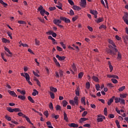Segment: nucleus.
Returning <instances> with one entry per match:
<instances>
[{
	"label": "nucleus",
	"mask_w": 128,
	"mask_h": 128,
	"mask_svg": "<svg viewBox=\"0 0 128 128\" xmlns=\"http://www.w3.org/2000/svg\"><path fill=\"white\" fill-rule=\"evenodd\" d=\"M18 116H22V118H26V120H27L28 122L30 124H32V126H34V124L32 122L30 118L28 117V116L24 114L22 112H18Z\"/></svg>",
	"instance_id": "f257e3e1"
},
{
	"label": "nucleus",
	"mask_w": 128,
	"mask_h": 128,
	"mask_svg": "<svg viewBox=\"0 0 128 128\" xmlns=\"http://www.w3.org/2000/svg\"><path fill=\"white\" fill-rule=\"evenodd\" d=\"M69 102L71 106H78V97L76 96L74 100H70Z\"/></svg>",
	"instance_id": "f03ea898"
},
{
	"label": "nucleus",
	"mask_w": 128,
	"mask_h": 128,
	"mask_svg": "<svg viewBox=\"0 0 128 128\" xmlns=\"http://www.w3.org/2000/svg\"><path fill=\"white\" fill-rule=\"evenodd\" d=\"M104 120H106V116H102L100 114L97 116L98 122H104Z\"/></svg>",
	"instance_id": "7ed1b4c3"
},
{
	"label": "nucleus",
	"mask_w": 128,
	"mask_h": 128,
	"mask_svg": "<svg viewBox=\"0 0 128 128\" xmlns=\"http://www.w3.org/2000/svg\"><path fill=\"white\" fill-rule=\"evenodd\" d=\"M38 11L40 12V14L41 16H44L46 10L44 8V7H42V6L41 5L38 8Z\"/></svg>",
	"instance_id": "20e7f679"
},
{
	"label": "nucleus",
	"mask_w": 128,
	"mask_h": 128,
	"mask_svg": "<svg viewBox=\"0 0 128 128\" xmlns=\"http://www.w3.org/2000/svg\"><path fill=\"white\" fill-rule=\"evenodd\" d=\"M80 6H81L82 8H84L86 6V0H80Z\"/></svg>",
	"instance_id": "39448f33"
},
{
	"label": "nucleus",
	"mask_w": 128,
	"mask_h": 128,
	"mask_svg": "<svg viewBox=\"0 0 128 128\" xmlns=\"http://www.w3.org/2000/svg\"><path fill=\"white\" fill-rule=\"evenodd\" d=\"M112 46L113 54H116V52L118 53V48H116V44L114 43L112 44Z\"/></svg>",
	"instance_id": "423d86ee"
},
{
	"label": "nucleus",
	"mask_w": 128,
	"mask_h": 128,
	"mask_svg": "<svg viewBox=\"0 0 128 128\" xmlns=\"http://www.w3.org/2000/svg\"><path fill=\"white\" fill-rule=\"evenodd\" d=\"M60 20H62L66 24H69V22H70V20L69 18H66V17L60 16Z\"/></svg>",
	"instance_id": "0eeeda50"
},
{
	"label": "nucleus",
	"mask_w": 128,
	"mask_h": 128,
	"mask_svg": "<svg viewBox=\"0 0 128 128\" xmlns=\"http://www.w3.org/2000/svg\"><path fill=\"white\" fill-rule=\"evenodd\" d=\"M112 83L113 84H118V80H116L115 78H117V80H118V76H116V75H112Z\"/></svg>",
	"instance_id": "6e6552de"
},
{
	"label": "nucleus",
	"mask_w": 128,
	"mask_h": 128,
	"mask_svg": "<svg viewBox=\"0 0 128 128\" xmlns=\"http://www.w3.org/2000/svg\"><path fill=\"white\" fill-rule=\"evenodd\" d=\"M62 20L61 19H55L53 20L54 24H56V26L62 24Z\"/></svg>",
	"instance_id": "1a4fd4ad"
},
{
	"label": "nucleus",
	"mask_w": 128,
	"mask_h": 128,
	"mask_svg": "<svg viewBox=\"0 0 128 128\" xmlns=\"http://www.w3.org/2000/svg\"><path fill=\"white\" fill-rule=\"evenodd\" d=\"M56 58H58V60H60V62H62V60H66V56H60L58 54L56 55Z\"/></svg>",
	"instance_id": "9d476101"
},
{
	"label": "nucleus",
	"mask_w": 128,
	"mask_h": 128,
	"mask_svg": "<svg viewBox=\"0 0 128 128\" xmlns=\"http://www.w3.org/2000/svg\"><path fill=\"white\" fill-rule=\"evenodd\" d=\"M8 92L12 96H14V98L18 97V95H16V92H14V91H12V90H8Z\"/></svg>",
	"instance_id": "9b49d317"
},
{
	"label": "nucleus",
	"mask_w": 128,
	"mask_h": 128,
	"mask_svg": "<svg viewBox=\"0 0 128 128\" xmlns=\"http://www.w3.org/2000/svg\"><path fill=\"white\" fill-rule=\"evenodd\" d=\"M68 126H70V128H78V125L74 123L69 124Z\"/></svg>",
	"instance_id": "f8f14e48"
},
{
	"label": "nucleus",
	"mask_w": 128,
	"mask_h": 128,
	"mask_svg": "<svg viewBox=\"0 0 128 128\" xmlns=\"http://www.w3.org/2000/svg\"><path fill=\"white\" fill-rule=\"evenodd\" d=\"M88 118H80V120H79V122L80 124H82V122H86V120H88Z\"/></svg>",
	"instance_id": "ddd939ff"
},
{
	"label": "nucleus",
	"mask_w": 128,
	"mask_h": 128,
	"mask_svg": "<svg viewBox=\"0 0 128 128\" xmlns=\"http://www.w3.org/2000/svg\"><path fill=\"white\" fill-rule=\"evenodd\" d=\"M30 76H28V75L26 76V82H28V84H29L30 86H32V82H30Z\"/></svg>",
	"instance_id": "4468645a"
},
{
	"label": "nucleus",
	"mask_w": 128,
	"mask_h": 128,
	"mask_svg": "<svg viewBox=\"0 0 128 128\" xmlns=\"http://www.w3.org/2000/svg\"><path fill=\"white\" fill-rule=\"evenodd\" d=\"M2 42L4 44H10V40L6 38H2Z\"/></svg>",
	"instance_id": "2eb2a0df"
},
{
	"label": "nucleus",
	"mask_w": 128,
	"mask_h": 128,
	"mask_svg": "<svg viewBox=\"0 0 128 128\" xmlns=\"http://www.w3.org/2000/svg\"><path fill=\"white\" fill-rule=\"evenodd\" d=\"M0 4H2L4 8H8V4L4 2V0H0Z\"/></svg>",
	"instance_id": "dca6fc26"
},
{
	"label": "nucleus",
	"mask_w": 128,
	"mask_h": 128,
	"mask_svg": "<svg viewBox=\"0 0 128 128\" xmlns=\"http://www.w3.org/2000/svg\"><path fill=\"white\" fill-rule=\"evenodd\" d=\"M50 90L51 92H58V89H56V88H54L52 86H50Z\"/></svg>",
	"instance_id": "f3484780"
},
{
	"label": "nucleus",
	"mask_w": 128,
	"mask_h": 128,
	"mask_svg": "<svg viewBox=\"0 0 128 128\" xmlns=\"http://www.w3.org/2000/svg\"><path fill=\"white\" fill-rule=\"evenodd\" d=\"M72 8L73 10H82L80 6L76 5H73Z\"/></svg>",
	"instance_id": "a211bd4d"
},
{
	"label": "nucleus",
	"mask_w": 128,
	"mask_h": 128,
	"mask_svg": "<svg viewBox=\"0 0 128 128\" xmlns=\"http://www.w3.org/2000/svg\"><path fill=\"white\" fill-rule=\"evenodd\" d=\"M36 94H38V91L34 89L33 90V92L32 93V96H36Z\"/></svg>",
	"instance_id": "6ab92c4d"
},
{
	"label": "nucleus",
	"mask_w": 128,
	"mask_h": 128,
	"mask_svg": "<svg viewBox=\"0 0 128 128\" xmlns=\"http://www.w3.org/2000/svg\"><path fill=\"white\" fill-rule=\"evenodd\" d=\"M92 79L94 80V82H100L98 78L96 76H92Z\"/></svg>",
	"instance_id": "aec40b11"
},
{
	"label": "nucleus",
	"mask_w": 128,
	"mask_h": 128,
	"mask_svg": "<svg viewBox=\"0 0 128 128\" xmlns=\"http://www.w3.org/2000/svg\"><path fill=\"white\" fill-rule=\"evenodd\" d=\"M64 120H66V122H68V115L65 112H64Z\"/></svg>",
	"instance_id": "412c9836"
},
{
	"label": "nucleus",
	"mask_w": 128,
	"mask_h": 128,
	"mask_svg": "<svg viewBox=\"0 0 128 128\" xmlns=\"http://www.w3.org/2000/svg\"><path fill=\"white\" fill-rule=\"evenodd\" d=\"M81 102L82 104H84V106H86V97H82L81 98Z\"/></svg>",
	"instance_id": "4be33fe9"
},
{
	"label": "nucleus",
	"mask_w": 128,
	"mask_h": 128,
	"mask_svg": "<svg viewBox=\"0 0 128 128\" xmlns=\"http://www.w3.org/2000/svg\"><path fill=\"white\" fill-rule=\"evenodd\" d=\"M18 98H20L21 100H26V96H24V95H20L18 96Z\"/></svg>",
	"instance_id": "5701e85b"
},
{
	"label": "nucleus",
	"mask_w": 128,
	"mask_h": 128,
	"mask_svg": "<svg viewBox=\"0 0 128 128\" xmlns=\"http://www.w3.org/2000/svg\"><path fill=\"white\" fill-rule=\"evenodd\" d=\"M76 94L77 96H80V87H78L76 90H75Z\"/></svg>",
	"instance_id": "b1692460"
},
{
	"label": "nucleus",
	"mask_w": 128,
	"mask_h": 128,
	"mask_svg": "<svg viewBox=\"0 0 128 128\" xmlns=\"http://www.w3.org/2000/svg\"><path fill=\"white\" fill-rule=\"evenodd\" d=\"M128 42V36H126L124 38V44H127Z\"/></svg>",
	"instance_id": "393cba45"
},
{
	"label": "nucleus",
	"mask_w": 128,
	"mask_h": 128,
	"mask_svg": "<svg viewBox=\"0 0 128 128\" xmlns=\"http://www.w3.org/2000/svg\"><path fill=\"white\" fill-rule=\"evenodd\" d=\"M117 60H122V54L120 52H118Z\"/></svg>",
	"instance_id": "a878e982"
},
{
	"label": "nucleus",
	"mask_w": 128,
	"mask_h": 128,
	"mask_svg": "<svg viewBox=\"0 0 128 128\" xmlns=\"http://www.w3.org/2000/svg\"><path fill=\"white\" fill-rule=\"evenodd\" d=\"M28 100H30V102H32V104H34V99H32V96H28Z\"/></svg>",
	"instance_id": "bb28decb"
},
{
	"label": "nucleus",
	"mask_w": 128,
	"mask_h": 128,
	"mask_svg": "<svg viewBox=\"0 0 128 128\" xmlns=\"http://www.w3.org/2000/svg\"><path fill=\"white\" fill-rule=\"evenodd\" d=\"M20 74H21L22 76H24V78H25L26 80L27 76H30L26 72H25L24 74L22 72V73H21Z\"/></svg>",
	"instance_id": "cd10ccee"
},
{
	"label": "nucleus",
	"mask_w": 128,
	"mask_h": 128,
	"mask_svg": "<svg viewBox=\"0 0 128 128\" xmlns=\"http://www.w3.org/2000/svg\"><path fill=\"white\" fill-rule=\"evenodd\" d=\"M4 49L6 50V52H8V54H12V52H10L8 48L5 46L4 47Z\"/></svg>",
	"instance_id": "c85d7f7f"
},
{
	"label": "nucleus",
	"mask_w": 128,
	"mask_h": 128,
	"mask_svg": "<svg viewBox=\"0 0 128 128\" xmlns=\"http://www.w3.org/2000/svg\"><path fill=\"white\" fill-rule=\"evenodd\" d=\"M62 106L64 108H66V106H68V102H66V100H64L62 101Z\"/></svg>",
	"instance_id": "c756f323"
},
{
	"label": "nucleus",
	"mask_w": 128,
	"mask_h": 128,
	"mask_svg": "<svg viewBox=\"0 0 128 128\" xmlns=\"http://www.w3.org/2000/svg\"><path fill=\"white\" fill-rule=\"evenodd\" d=\"M120 96L121 98H126V96H128V94H120Z\"/></svg>",
	"instance_id": "7c9ffc66"
},
{
	"label": "nucleus",
	"mask_w": 128,
	"mask_h": 128,
	"mask_svg": "<svg viewBox=\"0 0 128 128\" xmlns=\"http://www.w3.org/2000/svg\"><path fill=\"white\" fill-rule=\"evenodd\" d=\"M72 70H74V72H76V64L74 63H73V64L72 66Z\"/></svg>",
	"instance_id": "2f4dec72"
},
{
	"label": "nucleus",
	"mask_w": 128,
	"mask_h": 128,
	"mask_svg": "<svg viewBox=\"0 0 128 128\" xmlns=\"http://www.w3.org/2000/svg\"><path fill=\"white\" fill-rule=\"evenodd\" d=\"M90 14H94V16L96 15V14H98V12L96 10H90Z\"/></svg>",
	"instance_id": "473e14b6"
},
{
	"label": "nucleus",
	"mask_w": 128,
	"mask_h": 128,
	"mask_svg": "<svg viewBox=\"0 0 128 128\" xmlns=\"http://www.w3.org/2000/svg\"><path fill=\"white\" fill-rule=\"evenodd\" d=\"M86 90L90 89V82H87L86 84Z\"/></svg>",
	"instance_id": "72a5a7b5"
},
{
	"label": "nucleus",
	"mask_w": 128,
	"mask_h": 128,
	"mask_svg": "<svg viewBox=\"0 0 128 128\" xmlns=\"http://www.w3.org/2000/svg\"><path fill=\"white\" fill-rule=\"evenodd\" d=\"M56 8H58L59 10H62V5L61 3H60L59 5H56Z\"/></svg>",
	"instance_id": "f704fd0d"
},
{
	"label": "nucleus",
	"mask_w": 128,
	"mask_h": 128,
	"mask_svg": "<svg viewBox=\"0 0 128 128\" xmlns=\"http://www.w3.org/2000/svg\"><path fill=\"white\" fill-rule=\"evenodd\" d=\"M7 110L9 112H14V108H12L10 107L7 108Z\"/></svg>",
	"instance_id": "c9c22d12"
},
{
	"label": "nucleus",
	"mask_w": 128,
	"mask_h": 128,
	"mask_svg": "<svg viewBox=\"0 0 128 128\" xmlns=\"http://www.w3.org/2000/svg\"><path fill=\"white\" fill-rule=\"evenodd\" d=\"M84 76V72H80L78 74V78H82Z\"/></svg>",
	"instance_id": "e433bc0d"
},
{
	"label": "nucleus",
	"mask_w": 128,
	"mask_h": 128,
	"mask_svg": "<svg viewBox=\"0 0 128 128\" xmlns=\"http://www.w3.org/2000/svg\"><path fill=\"white\" fill-rule=\"evenodd\" d=\"M5 118H6V120H8V122H10L12 120V118L8 115H6L5 116Z\"/></svg>",
	"instance_id": "4c0bfd02"
},
{
	"label": "nucleus",
	"mask_w": 128,
	"mask_h": 128,
	"mask_svg": "<svg viewBox=\"0 0 128 128\" xmlns=\"http://www.w3.org/2000/svg\"><path fill=\"white\" fill-rule=\"evenodd\" d=\"M108 64H109V68L110 70V72H112V63H110V62L108 61Z\"/></svg>",
	"instance_id": "58836bf2"
},
{
	"label": "nucleus",
	"mask_w": 128,
	"mask_h": 128,
	"mask_svg": "<svg viewBox=\"0 0 128 128\" xmlns=\"http://www.w3.org/2000/svg\"><path fill=\"white\" fill-rule=\"evenodd\" d=\"M14 112H22V110L20 108H14Z\"/></svg>",
	"instance_id": "ea45409f"
},
{
	"label": "nucleus",
	"mask_w": 128,
	"mask_h": 128,
	"mask_svg": "<svg viewBox=\"0 0 128 128\" xmlns=\"http://www.w3.org/2000/svg\"><path fill=\"white\" fill-rule=\"evenodd\" d=\"M49 108H50V110H54V106L52 105V102H50L49 104Z\"/></svg>",
	"instance_id": "a19ab883"
},
{
	"label": "nucleus",
	"mask_w": 128,
	"mask_h": 128,
	"mask_svg": "<svg viewBox=\"0 0 128 128\" xmlns=\"http://www.w3.org/2000/svg\"><path fill=\"white\" fill-rule=\"evenodd\" d=\"M112 98L110 100H109L107 102L108 106H110L112 103Z\"/></svg>",
	"instance_id": "79ce46f5"
},
{
	"label": "nucleus",
	"mask_w": 128,
	"mask_h": 128,
	"mask_svg": "<svg viewBox=\"0 0 128 128\" xmlns=\"http://www.w3.org/2000/svg\"><path fill=\"white\" fill-rule=\"evenodd\" d=\"M56 110H61L62 107H60V106L57 105L56 106Z\"/></svg>",
	"instance_id": "37998d69"
},
{
	"label": "nucleus",
	"mask_w": 128,
	"mask_h": 128,
	"mask_svg": "<svg viewBox=\"0 0 128 128\" xmlns=\"http://www.w3.org/2000/svg\"><path fill=\"white\" fill-rule=\"evenodd\" d=\"M18 24H26V22L24 20H18Z\"/></svg>",
	"instance_id": "c03bdc74"
},
{
	"label": "nucleus",
	"mask_w": 128,
	"mask_h": 128,
	"mask_svg": "<svg viewBox=\"0 0 128 128\" xmlns=\"http://www.w3.org/2000/svg\"><path fill=\"white\" fill-rule=\"evenodd\" d=\"M50 94L51 98L54 100V94L52 92H50Z\"/></svg>",
	"instance_id": "a18cd8bd"
},
{
	"label": "nucleus",
	"mask_w": 128,
	"mask_h": 128,
	"mask_svg": "<svg viewBox=\"0 0 128 128\" xmlns=\"http://www.w3.org/2000/svg\"><path fill=\"white\" fill-rule=\"evenodd\" d=\"M96 22L97 24H100V22H102V18H100L96 20Z\"/></svg>",
	"instance_id": "49530a36"
},
{
	"label": "nucleus",
	"mask_w": 128,
	"mask_h": 128,
	"mask_svg": "<svg viewBox=\"0 0 128 128\" xmlns=\"http://www.w3.org/2000/svg\"><path fill=\"white\" fill-rule=\"evenodd\" d=\"M96 90L98 91L100 90V84H97L95 85Z\"/></svg>",
	"instance_id": "de8ad7c7"
},
{
	"label": "nucleus",
	"mask_w": 128,
	"mask_h": 128,
	"mask_svg": "<svg viewBox=\"0 0 128 128\" xmlns=\"http://www.w3.org/2000/svg\"><path fill=\"white\" fill-rule=\"evenodd\" d=\"M7 34L9 38H10V40H12V34L10 32H7Z\"/></svg>",
	"instance_id": "09e8293b"
},
{
	"label": "nucleus",
	"mask_w": 128,
	"mask_h": 128,
	"mask_svg": "<svg viewBox=\"0 0 128 128\" xmlns=\"http://www.w3.org/2000/svg\"><path fill=\"white\" fill-rule=\"evenodd\" d=\"M1 56L3 60H4V62H8L6 59L4 58V54L3 53L1 54Z\"/></svg>",
	"instance_id": "8fccbe9b"
},
{
	"label": "nucleus",
	"mask_w": 128,
	"mask_h": 128,
	"mask_svg": "<svg viewBox=\"0 0 128 128\" xmlns=\"http://www.w3.org/2000/svg\"><path fill=\"white\" fill-rule=\"evenodd\" d=\"M104 116H108V108H104Z\"/></svg>",
	"instance_id": "3c124183"
},
{
	"label": "nucleus",
	"mask_w": 128,
	"mask_h": 128,
	"mask_svg": "<svg viewBox=\"0 0 128 128\" xmlns=\"http://www.w3.org/2000/svg\"><path fill=\"white\" fill-rule=\"evenodd\" d=\"M23 46L24 48H26V46H28V45L26 44H20V46Z\"/></svg>",
	"instance_id": "603ef678"
},
{
	"label": "nucleus",
	"mask_w": 128,
	"mask_h": 128,
	"mask_svg": "<svg viewBox=\"0 0 128 128\" xmlns=\"http://www.w3.org/2000/svg\"><path fill=\"white\" fill-rule=\"evenodd\" d=\"M124 88H126V86H122L118 89V90L119 92H122V90H124Z\"/></svg>",
	"instance_id": "864d4df0"
},
{
	"label": "nucleus",
	"mask_w": 128,
	"mask_h": 128,
	"mask_svg": "<svg viewBox=\"0 0 128 128\" xmlns=\"http://www.w3.org/2000/svg\"><path fill=\"white\" fill-rule=\"evenodd\" d=\"M69 14L70 16H74V10H70Z\"/></svg>",
	"instance_id": "5fc2aeb1"
},
{
	"label": "nucleus",
	"mask_w": 128,
	"mask_h": 128,
	"mask_svg": "<svg viewBox=\"0 0 128 128\" xmlns=\"http://www.w3.org/2000/svg\"><path fill=\"white\" fill-rule=\"evenodd\" d=\"M35 44L36 46H40V40L35 39Z\"/></svg>",
	"instance_id": "6e6d98bb"
},
{
	"label": "nucleus",
	"mask_w": 128,
	"mask_h": 128,
	"mask_svg": "<svg viewBox=\"0 0 128 128\" xmlns=\"http://www.w3.org/2000/svg\"><path fill=\"white\" fill-rule=\"evenodd\" d=\"M68 2L70 4V6H74V1L72 0H68Z\"/></svg>",
	"instance_id": "4d7b16f0"
},
{
	"label": "nucleus",
	"mask_w": 128,
	"mask_h": 128,
	"mask_svg": "<svg viewBox=\"0 0 128 128\" xmlns=\"http://www.w3.org/2000/svg\"><path fill=\"white\" fill-rule=\"evenodd\" d=\"M32 73L34 74V76H37L38 78L40 77V75L36 73V72L33 70Z\"/></svg>",
	"instance_id": "13d9d810"
},
{
	"label": "nucleus",
	"mask_w": 128,
	"mask_h": 128,
	"mask_svg": "<svg viewBox=\"0 0 128 128\" xmlns=\"http://www.w3.org/2000/svg\"><path fill=\"white\" fill-rule=\"evenodd\" d=\"M120 102V98H115V102H116V104Z\"/></svg>",
	"instance_id": "bf43d9fd"
},
{
	"label": "nucleus",
	"mask_w": 128,
	"mask_h": 128,
	"mask_svg": "<svg viewBox=\"0 0 128 128\" xmlns=\"http://www.w3.org/2000/svg\"><path fill=\"white\" fill-rule=\"evenodd\" d=\"M86 114H88V112L86 111H84L83 112V113L82 114V116L83 118H84V116H86Z\"/></svg>",
	"instance_id": "052dcab7"
},
{
	"label": "nucleus",
	"mask_w": 128,
	"mask_h": 128,
	"mask_svg": "<svg viewBox=\"0 0 128 128\" xmlns=\"http://www.w3.org/2000/svg\"><path fill=\"white\" fill-rule=\"evenodd\" d=\"M59 74L60 76H64V72L62 70H60Z\"/></svg>",
	"instance_id": "680f3d73"
},
{
	"label": "nucleus",
	"mask_w": 128,
	"mask_h": 128,
	"mask_svg": "<svg viewBox=\"0 0 128 128\" xmlns=\"http://www.w3.org/2000/svg\"><path fill=\"white\" fill-rule=\"evenodd\" d=\"M44 116H46V118H48V112L45 111L44 113Z\"/></svg>",
	"instance_id": "e2e57ef3"
},
{
	"label": "nucleus",
	"mask_w": 128,
	"mask_h": 128,
	"mask_svg": "<svg viewBox=\"0 0 128 128\" xmlns=\"http://www.w3.org/2000/svg\"><path fill=\"white\" fill-rule=\"evenodd\" d=\"M38 20H39L41 22H42V24H44V18H38Z\"/></svg>",
	"instance_id": "0e129e2a"
},
{
	"label": "nucleus",
	"mask_w": 128,
	"mask_h": 128,
	"mask_svg": "<svg viewBox=\"0 0 128 128\" xmlns=\"http://www.w3.org/2000/svg\"><path fill=\"white\" fill-rule=\"evenodd\" d=\"M99 28H100V29L104 28V30H106V26L105 25H101L99 27Z\"/></svg>",
	"instance_id": "69168bd1"
},
{
	"label": "nucleus",
	"mask_w": 128,
	"mask_h": 128,
	"mask_svg": "<svg viewBox=\"0 0 128 128\" xmlns=\"http://www.w3.org/2000/svg\"><path fill=\"white\" fill-rule=\"evenodd\" d=\"M56 48L58 52H62V48L60 47L59 46H57Z\"/></svg>",
	"instance_id": "338daca9"
},
{
	"label": "nucleus",
	"mask_w": 128,
	"mask_h": 128,
	"mask_svg": "<svg viewBox=\"0 0 128 128\" xmlns=\"http://www.w3.org/2000/svg\"><path fill=\"white\" fill-rule=\"evenodd\" d=\"M46 124L48 128H50V126H52V123L50 121L47 122Z\"/></svg>",
	"instance_id": "774afa93"
}]
</instances>
